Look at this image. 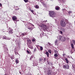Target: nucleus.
<instances>
[{
    "label": "nucleus",
    "instance_id": "37",
    "mask_svg": "<svg viewBox=\"0 0 75 75\" xmlns=\"http://www.w3.org/2000/svg\"><path fill=\"white\" fill-rule=\"evenodd\" d=\"M33 28H30V29H31V30H33Z\"/></svg>",
    "mask_w": 75,
    "mask_h": 75
},
{
    "label": "nucleus",
    "instance_id": "29",
    "mask_svg": "<svg viewBox=\"0 0 75 75\" xmlns=\"http://www.w3.org/2000/svg\"><path fill=\"white\" fill-rule=\"evenodd\" d=\"M27 52L28 54H30V52L29 50H27Z\"/></svg>",
    "mask_w": 75,
    "mask_h": 75
},
{
    "label": "nucleus",
    "instance_id": "44",
    "mask_svg": "<svg viewBox=\"0 0 75 75\" xmlns=\"http://www.w3.org/2000/svg\"><path fill=\"white\" fill-rule=\"evenodd\" d=\"M32 25H33V26H34V25H33V24H32Z\"/></svg>",
    "mask_w": 75,
    "mask_h": 75
},
{
    "label": "nucleus",
    "instance_id": "7",
    "mask_svg": "<svg viewBox=\"0 0 75 75\" xmlns=\"http://www.w3.org/2000/svg\"><path fill=\"white\" fill-rule=\"evenodd\" d=\"M26 35H27V33H25V32L24 33H22L21 34V36L22 37H23L24 36Z\"/></svg>",
    "mask_w": 75,
    "mask_h": 75
},
{
    "label": "nucleus",
    "instance_id": "12",
    "mask_svg": "<svg viewBox=\"0 0 75 75\" xmlns=\"http://www.w3.org/2000/svg\"><path fill=\"white\" fill-rule=\"evenodd\" d=\"M19 61L17 59H16V64H17L19 63Z\"/></svg>",
    "mask_w": 75,
    "mask_h": 75
},
{
    "label": "nucleus",
    "instance_id": "33",
    "mask_svg": "<svg viewBox=\"0 0 75 75\" xmlns=\"http://www.w3.org/2000/svg\"><path fill=\"white\" fill-rule=\"evenodd\" d=\"M28 29H30V26H28Z\"/></svg>",
    "mask_w": 75,
    "mask_h": 75
},
{
    "label": "nucleus",
    "instance_id": "23",
    "mask_svg": "<svg viewBox=\"0 0 75 75\" xmlns=\"http://www.w3.org/2000/svg\"><path fill=\"white\" fill-rule=\"evenodd\" d=\"M40 50H42L43 49V48L42 47H40Z\"/></svg>",
    "mask_w": 75,
    "mask_h": 75
},
{
    "label": "nucleus",
    "instance_id": "1",
    "mask_svg": "<svg viewBox=\"0 0 75 75\" xmlns=\"http://www.w3.org/2000/svg\"><path fill=\"white\" fill-rule=\"evenodd\" d=\"M56 13L54 11H51L49 13V16L52 18H54L55 17Z\"/></svg>",
    "mask_w": 75,
    "mask_h": 75
},
{
    "label": "nucleus",
    "instance_id": "19",
    "mask_svg": "<svg viewBox=\"0 0 75 75\" xmlns=\"http://www.w3.org/2000/svg\"><path fill=\"white\" fill-rule=\"evenodd\" d=\"M54 57H57L58 55L57 54V53H55L54 54Z\"/></svg>",
    "mask_w": 75,
    "mask_h": 75
},
{
    "label": "nucleus",
    "instance_id": "35",
    "mask_svg": "<svg viewBox=\"0 0 75 75\" xmlns=\"http://www.w3.org/2000/svg\"><path fill=\"white\" fill-rule=\"evenodd\" d=\"M42 3L43 5H45V3L44 2H42Z\"/></svg>",
    "mask_w": 75,
    "mask_h": 75
},
{
    "label": "nucleus",
    "instance_id": "5",
    "mask_svg": "<svg viewBox=\"0 0 75 75\" xmlns=\"http://www.w3.org/2000/svg\"><path fill=\"white\" fill-rule=\"evenodd\" d=\"M41 27H42V28H43V29L45 30H46L47 29L46 26L44 24H42V25H41Z\"/></svg>",
    "mask_w": 75,
    "mask_h": 75
},
{
    "label": "nucleus",
    "instance_id": "46",
    "mask_svg": "<svg viewBox=\"0 0 75 75\" xmlns=\"http://www.w3.org/2000/svg\"><path fill=\"white\" fill-rule=\"evenodd\" d=\"M18 36H17V37H18Z\"/></svg>",
    "mask_w": 75,
    "mask_h": 75
},
{
    "label": "nucleus",
    "instance_id": "25",
    "mask_svg": "<svg viewBox=\"0 0 75 75\" xmlns=\"http://www.w3.org/2000/svg\"><path fill=\"white\" fill-rule=\"evenodd\" d=\"M6 36H4L3 38V39H6Z\"/></svg>",
    "mask_w": 75,
    "mask_h": 75
},
{
    "label": "nucleus",
    "instance_id": "22",
    "mask_svg": "<svg viewBox=\"0 0 75 75\" xmlns=\"http://www.w3.org/2000/svg\"><path fill=\"white\" fill-rule=\"evenodd\" d=\"M24 1L25 2V3H26L27 2H28V0H24Z\"/></svg>",
    "mask_w": 75,
    "mask_h": 75
},
{
    "label": "nucleus",
    "instance_id": "39",
    "mask_svg": "<svg viewBox=\"0 0 75 75\" xmlns=\"http://www.w3.org/2000/svg\"><path fill=\"white\" fill-rule=\"evenodd\" d=\"M6 39H7V40H10V39H9V38H6Z\"/></svg>",
    "mask_w": 75,
    "mask_h": 75
},
{
    "label": "nucleus",
    "instance_id": "28",
    "mask_svg": "<svg viewBox=\"0 0 75 75\" xmlns=\"http://www.w3.org/2000/svg\"><path fill=\"white\" fill-rule=\"evenodd\" d=\"M57 41H55V44L56 45L57 44Z\"/></svg>",
    "mask_w": 75,
    "mask_h": 75
},
{
    "label": "nucleus",
    "instance_id": "31",
    "mask_svg": "<svg viewBox=\"0 0 75 75\" xmlns=\"http://www.w3.org/2000/svg\"><path fill=\"white\" fill-rule=\"evenodd\" d=\"M36 50H36V48H35V49H34V52H36Z\"/></svg>",
    "mask_w": 75,
    "mask_h": 75
},
{
    "label": "nucleus",
    "instance_id": "9",
    "mask_svg": "<svg viewBox=\"0 0 75 75\" xmlns=\"http://www.w3.org/2000/svg\"><path fill=\"white\" fill-rule=\"evenodd\" d=\"M27 41L28 43H29V44H31V40L30 39H28L27 40Z\"/></svg>",
    "mask_w": 75,
    "mask_h": 75
},
{
    "label": "nucleus",
    "instance_id": "15",
    "mask_svg": "<svg viewBox=\"0 0 75 75\" xmlns=\"http://www.w3.org/2000/svg\"><path fill=\"white\" fill-rule=\"evenodd\" d=\"M46 54L47 55V57H49V53L48 52H46Z\"/></svg>",
    "mask_w": 75,
    "mask_h": 75
},
{
    "label": "nucleus",
    "instance_id": "30",
    "mask_svg": "<svg viewBox=\"0 0 75 75\" xmlns=\"http://www.w3.org/2000/svg\"><path fill=\"white\" fill-rule=\"evenodd\" d=\"M48 52L50 54H51L52 53V52H51V50H48Z\"/></svg>",
    "mask_w": 75,
    "mask_h": 75
},
{
    "label": "nucleus",
    "instance_id": "45",
    "mask_svg": "<svg viewBox=\"0 0 75 75\" xmlns=\"http://www.w3.org/2000/svg\"><path fill=\"white\" fill-rule=\"evenodd\" d=\"M38 47H37V48H38Z\"/></svg>",
    "mask_w": 75,
    "mask_h": 75
},
{
    "label": "nucleus",
    "instance_id": "32",
    "mask_svg": "<svg viewBox=\"0 0 75 75\" xmlns=\"http://www.w3.org/2000/svg\"><path fill=\"white\" fill-rule=\"evenodd\" d=\"M32 42H35V40L34 39L32 40Z\"/></svg>",
    "mask_w": 75,
    "mask_h": 75
},
{
    "label": "nucleus",
    "instance_id": "41",
    "mask_svg": "<svg viewBox=\"0 0 75 75\" xmlns=\"http://www.w3.org/2000/svg\"><path fill=\"white\" fill-rule=\"evenodd\" d=\"M60 32H61V33L62 34V31H60Z\"/></svg>",
    "mask_w": 75,
    "mask_h": 75
},
{
    "label": "nucleus",
    "instance_id": "38",
    "mask_svg": "<svg viewBox=\"0 0 75 75\" xmlns=\"http://www.w3.org/2000/svg\"><path fill=\"white\" fill-rule=\"evenodd\" d=\"M67 40H69L70 39L69 38H68V37H67Z\"/></svg>",
    "mask_w": 75,
    "mask_h": 75
},
{
    "label": "nucleus",
    "instance_id": "4",
    "mask_svg": "<svg viewBox=\"0 0 75 75\" xmlns=\"http://www.w3.org/2000/svg\"><path fill=\"white\" fill-rule=\"evenodd\" d=\"M63 68L64 69H69V66L68 64H67L66 65H63Z\"/></svg>",
    "mask_w": 75,
    "mask_h": 75
},
{
    "label": "nucleus",
    "instance_id": "24",
    "mask_svg": "<svg viewBox=\"0 0 75 75\" xmlns=\"http://www.w3.org/2000/svg\"><path fill=\"white\" fill-rule=\"evenodd\" d=\"M54 52L55 54H56L57 53V52H57V50H54Z\"/></svg>",
    "mask_w": 75,
    "mask_h": 75
},
{
    "label": "nucleus",
    "instance_id": "18",
    "mask_svg": "<svg viewBox=\"0 0 75 75\" xmlns=\"http://www.w3.org/2000/svg\"><path fill=\"white\" fill-rule=\"evenodd\" d=\"M43 60V59L42 58H40V59H39V61L40 62H41Z\"/></svg>",
    "mask_w": 75,
    "mask_h": 75
},
{
    "label": "nucleus",
    "instance_id": "26",
    "mask_svg": "<svg viewBox=\"0 0 75 75\" xmlns=\"http://www.w3.org/2000/svg\"><path fill=\"white\" fill-rule=\"evenodd\" d=\"M44 62H45V61H46V58H44Z\"/></svg>",
    "mask_w": 75,
    "mask_h": 75
},
{
    "label": "nucleus",
    "instance_id": "10",
    "mask_svg": "<svg viewBox=\"0 0 75 75\" xmlns=\"http://www.w3.org/2000/svg\"><path fill=\"white\" fill-rule=\"evenodd\" d=\"M47 74L48 75H52V74H51V71L50 70L48 71H47Z\"/></svg>",
    "mask_w": 75,
    "mask_h": 75
},
{
    "label": "nucleus",
    "instance_id": "42",
    "mask_svg": "<svg viewBox=\"0 0 75 75\" xmlns=\"http://www.w3.org/2000/svg\"><path fill=\"white\" fill-rule=\"evenodd\" d=\"M27 75H32V74H27Z\"/></svg>",
    "mask_w": 75,
    "mask_h": 75
},
{
    "label": "nucleus",
    "instance_id": "36",
    "mask_svg": "<svg viewBox=\"0 0 75 75\" xmlns=\"http://www.w3.org/2000/svg\"><path fill=\"white\" fill-rule=\"evenodd\" d=\"M2 6V4H1V3H0V7H1Z\"/></svg>",
    "mask_w": 75,
    "mask_h": 75
},
{
    "label": "nucleus",
    "instance_id": "27",
    "mask_svg": "<svg viewBox=\"0 0 75 75\" xmlns=\"http://www.w3.org/2000/svg\"><path fill=\"white\" fill-rule=\"evenodd\" d=\"M15 52L16 55H17V54H18V52Z\"/></svg>",
    "mask_w": 75,
    "mask_h": 75
},
{
    "label": "nucleus",
    "instance_id": "8",
    "mask_svg": "<svg viewBox=\"0 0 75 75\" xmlns=\"http://www.w3.org/2000/svg\"><path fill=\"white\" fill-rule=\"evenodd\" d=\"M13 29H11L8 32V33L10 34H13Z\"/></svg>",
    "mask_w": 75,
    "mask_h": 75
},
{
    "label": "nucleus",
    "instance_id": "16",
    "mask_svg": "<svg viewBox=\"0 0 75 75\" xmlns=\"http://www.w3.org/2000/svg\"><path fill=\"white\" fill-rule=\"evenodd\" d=\"M35 8L36 9H38L39 8V6H38V5H35Z\"/></svg>",
    "mask_w": 75,
    "mask_h": 75
},
{
    "label": "nucleus",
    "instance_id": "17",
    "mask_svg": "<svg viewBox=\"0 0 75 75\" xmlns=\"http://www.w3.org/2000/svg\"><path fill=\"white\" fill-rule=\"evenodd\" d=\"M30 11L33 14H34V10H32L31 9H30Z\"/></svg>",
    "mask_w": 75,
    "mask_h": 75
},
{
    "label": "nucleus",
    "instance_id": "13",
    "mask_svg": "<svg viewBox=\"0 0 75 75\" xmlns=\"http://www.w3.org/2000/svg\"><path fill=\"white\" fill-rule=\"evenodd\" d=\"M71 47H72V49H74V44H71Z\"/></svg>",
    "mask_w": 75,
    "mask_h": 75
},
{
    "label": "nucleus",
    "instance_id": "2",
    "mask_svg": "<svg viewBox=\"0 0 75 75\" xmlns=\"http://www.w3.org/2000/svg\"><path fill=\"white\" fill-rule=\"evenodd\" d=\"M61 26H62V28H64L65 27L66 25V23L64 20H61L60 23Z\"/></svg>",
    "mask_w": 75,
    "mask_h": 75
},
{
    "label": "nucleus",
    "instance_id": "40",
    "mask_svg": "<svg viewBox=\"0 0 75 75\" xmlns=\"http://www.w3.org/2000/svg\"><path fill=\"white\" fill-rule=\"evenodd\" d=\"M66 55V54H64V53L63 54V56H64V55Z\"/></svg>",
    "mask_w": 75,
    "mask_h": 75
},
{
    "label": "nucleus",
    "instance_id": "21",
    "mask_svg": "<svg viewBox=\"0 0 75 75\" xmlns=\"http://www.w3.org/2000/svg\"><path fill=\"white\" fill-rule=\"evenodd\" d=\"M72 41L73 42V43L75 45V41L74 40H72Z\"/></svg>",
    "mask_w": 75,
    "mask_h": 75
},
{
    "label": "nucleus",
    "instance_id": "11",
    "mask_svg": "<svg viewBox=\"0 0 75 75\" xmlns=\"http://www.w3.org/2000/svg\"><path fill=\"white\" fill-rule=\"evenodd\" d=\"M59 8H60V7H59V6H56L55 9L56 10H58L59 9Z\"/></svg>",
    "mask_w": 75,
    "mask_h": 75
},
{
    "label": "nucleus",
    "instance_id": "14",
    "mask_svg": "<svg viewBox=\"0 0 75 75\" xmlns=\"http://www.w3.org/2000/svg\"><path fill=\"white\" fill-rule=\"evenodd\" d=\"M65 60L67 62V64L69 63V61L68 60V59H67V58H65Z\"/></svg>",
    "mask_w": 75,
    "mask_h": 75
},
{
    "label": "nucleus",
    "instance_id": "20",
    "mask_svg": "<svg viewBox=\"0 0 75 75\" xmlns=\"http://www.w3.org/2000/svg\"><path fill=\"white\" fill-rule=\"evenodd\" d=\"M69 15H70V13L71 14L72 13V12L71 11H69Z\"/></svg>",
    "mask_w": 75,
    "mask_h": 75
},
{
    "label": "nucleus",
    "instance_id": "34",
    "mask_svg": "<svg viewBox=\"0 0 75 75\" xmlns=\"http://www.w3.org/2000/svg\"><path fill=\"white\" fill-rule=\"evenodd\" d=\"M48 44L49 45H50V46H51V43H48Z\"/></svg>",
    "mask_w": 75,
    "mask_h": 75
},
{
    "label": "nucleus",
    "instance_id": "3",
    "mask_svg": "<svg viewBox=\"0 0 75 75\" xmlns=\"http://www.w3.org/2000/svg\"><path fill=\"white\" fill-rule=\"evenodd\" d=\"M58 38L59 40H60L62 42L66 41V37H63L62 36L60 35L58 37Z\"/></svg>",
    "mask_w": 75,
    "mask_h": 75
},
{
    "label": "nucleus",
    "instance_id": "43",
    "mask_svg": "<svg viewBox=\"0 0 75 75\" xmlns=\"http://www.w3.org/2000/svg\"><path fill=\"white\" fill-rule=\"evenodd\" d=\"M37 65H38V64H35V65H36V66H37Z\"/></svg>",
    "mask_w": 75,
    "mask_h": 75
},
{
    "label": "nucleus",
    "instance_id": "6",
    "mask_svg": "<svg viewBox=\"0 0 75 75\" xmlns=\"http://www.w3.org/2000/svg\"><path fill=\"white\" fill-rule=\"evenodd\" d=\"M17 18V17L15 16H13V17H12V19L13 20H16Z\"/></svg>",
    "mask_w": 75,
    "mask_h": 75
}]
</instances>
